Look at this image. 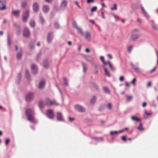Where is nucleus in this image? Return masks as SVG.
<instances>
[{"instance_id": "obj_1", "label": "nucleus", "mask_w": 158, "mask_h": 158, "mask_svg": "<svg viewBox=\"0 0 158 158\" xmlns=\"http://www.w3.org/2000/svg\"><path fill=\"white\" fill-rule=\"evenodd\" d=\"M33 111L30 109H27L26 110V114L28 120L31 122L35 121V119L33 115Z\"/></svg>"}, {"instance_id": "obj_2", "label": "nucleus", "mask_w": 158, "mask_h": 158, "mask_svg": "<svg viewBox=\"0 0 158 158\" xmlns=\"http://www.w3.org/2000/svg\"><path fill=\"white\" fill-rule=\"evenodd\" d=\"M139 30L137 29H135L132 31V34L131 35V39L132 40H135L138 39L139 36V35L137 34H135V32L138 31Z\"/></svg>"}, {"instance_id": "obj_3", "label": "nucleus", "mask_w": 158, "mask_h": 158, "mask_svg": "<svg viewBox=\"0 0 158 158\" xmlns=\"http://www.w3.org/2000/svg\"><path fill=\"white\" fill-rule=\"evenodd\" d=\"M46 115L50 118H53L54 117V113L53 110H49L47 111Z\"/></svg>"}, {"instance_id": "obj_4", "label": "nucleus", "mask_w": 158, "mask_h": 158, "mask_svg": "<svg viewBox=\"0 0 158 158\" xmlns=\"http://www.w3.org/2000/svg\"><path fill=\"white\" fill-rule=\"evenodd\" d=\"M29 17V12L28 10L25 11L23 15V20L24 22H26Z\"/></svg>"}, {"instance_id": "obj_5", "label": "nucleus", "mask_w": 158, "mask_h": 158, "mask_svg": "<svg viewBox=\"0 0 158 158\" xmlns=\"http://www.w3.org/2000/svg\"><path fill=\"white\" fill-rule=\"evenodd\" d=\"M34 94L33 93H29L26 97V100L27 101H29L32 99L34 98Z\"/></svg>"}, {"instance_id": "obj_6", "label": "nucleus", "mask_w": 158, "mask_h": 158, "mask_svg": "<svg viewBox=\"0 0 158 158\" xmlns=\"http://www.w3.org/2000/svg\"><path fill=\"white\" fill-rule=\"evenodd\" d=\"M75 107L76 109L78 111L82 112L85 111L84 108L80 105H76Z\"/></svg>"}, {"instance_id": "obj_7", "label": "nucleus", "mask_w": 158, "mask_h": 158, "mask_svg": "<svg viewBox=\"0 0 158 158\" xmlns=\"http://www.w3.org/2000/svg\"><path fill=\"white\" fill-rule=\"evenodd\" d=\"M23 35L24 36L28 37L30 35L29 30L27 28H25L23 31Z\"/></svg>"}, {"instance_id": "obj_8", "label": "nucleus", "mask_w": 158, "mask_h": 158, "mask_svg": "<svg viewBox=\"0 0 158 158\" xmlns=\"http://www.w3.org/2000/svg\"><path fill=\"white\" fill-rule=\"evenodd\" d=\"M31 67L33 73L34 74H36L38 71L36 66L35 64H32Z\"/></svg>"}, {"instance_id": "obj_9", "label": "nucleus", "mask_w": 158, "mask_h": 158, "mask_svg": "<svg viewBox=\"0 0 158 158\" xmlns=\"http://www.w3.org/2000/svg\"><path fill=\"white\" fill-rule=\"evenodd\" d=\"M141 9L142 11V12L144 16L147 19H148L149 18V16L148 13H147L144 9L143 7V6L142 5H140Z\"/></svg>"}, {"instance_id": "obj_10", "label": "nucleus", "mask_w": 158, "mask_h": 158, "mask_svg": "<svg viewBox=\"0 0 158 158\" xmlns=\"http://www.w3.org/2000/svg\"><path fill=\"white\" fill-rule=\"evenodd\" d=\"M57 119L59 121H63V116L61 113L58 112L57 113Z\"/></svg>"}, {"instance_id": "obj_11", "label": "nucleus", "mask_w": 158, "mask_h": 158, "mask_svg": "<svg viewBox=\"0 0 158 158\" xmlns=\"http://www.w3.org/2000/svg\"><path fill=\"white\" fill-rule=\"evenodd\" d=\"M131 66L135 72L137 73H140V69L139 68L135 66L133 63H131Z\"/></svg>"}, {"instance_id": "obj_12", "label": "nucleus", "mask_w": 158, "mask_h": 158, "mask_svg": "<svg viewBox=\"0 0 158 158\" xmlns=\"http://www.w3.org/2000/svg\"><path fill=\"white\" fill-rule=\"evenodd\" d=\"M33 8L35 12H37L39 9L38 4L36 2H35L33 4Z\"/></svg>"}, {"instance_id": "obj_13", "label": "nucleus", "mask_w": 158, "mask_h": 158, "mask_svg": "<svg viewBox=\"0 0 158 158\" xmlns=\"http://www.w3.org/2000/svg\"><path fill=\"white\" fill-rule=\"evenodd\" d=\"M67 2L65 0L63 1L61 3V8L62 9H65L67 6Z\"/></svg>"}, {"instance_id": "obj_14", "label": "nucleus", "mask_w": 158, "mask_h": 158, "mask_svg": "<svg viewBox=\"0 0 158 158\" xmlns=\"http://www.w3.org/2000/svg\"><path fill=\"white\" fill-rule=\"evenodd\" d=\"M45 85V82L43 80L40 81L39 84L38 88L39 89H43Z\"/></svg>"}, {"instance_id": "obj_15", "label": "nucleus", "mask_w": 158, "mask_h": 158, "mask_svg": "<svg viewBox=\"0 0 158 158\" xmlns=\"http://www.w3.org/2000/svg\"><path fill=\"white\" fill-rule=\"evenodd\" d=\"M52 37V33L51 32H49L48 34L47 38V40L48 42H49L51 41Z\"/></svg>"}, {"instance_id": "obj_16", "label": "nucleus", "mask_w": 158, "mask_h": 158, "mask_svg": "<svg viewBox=\"0 0 158 158\" xmlns=\"http://www.w3.org/2000/svg\"><path fill=\"white\" fill-rule=\"evenodd\" d=\"M85 38L87 40L90 41L91 40V35L90 33L89 32H86L85 33Z\"/></svg>"}, {"instance_id": "obj_17", "label": "nucleus", "mask_w": 158, "mask_h": 158, "mask_svg": "<svg viewBox=\"0 0 158 158\" xmlns=\"http://www.w3.org/2000/svg\"><path fill=\"white\" fill-rule=\"evenodd\" d=\"M6 6L3 4L1 0H0V10H4L6 9Z\"/></svg>"}, {"instance_id": "obj_18", "label": "nucleus", "mask_w": 158, "mask_h": 158, "mask_svg": "<svg viewBox=\"0 0 158 158\" xmlns=\"http://www.w3.org/2000/svg\"><path fill=\"white\" fill-rule=\"evenodd\" d=\"M104 70L105 75L108 77H110V74L109 71L105 67H104Z\"/></svg>"}, {"instance_id": "obj_19", "label": "nucleus", "mask_w": 158, "mask_h": 158, "mask_svg": "<svg viewBox=\"0 0 158 158\" xmlns=\"http://www.w3.org/2000/svg\"><path fill=\"white\" fill-rule=\"evenodd\" d=\"M20 11L19 10H12V13L14 15L16 16H18L19 15V14L20 13Z\"/></svg>"}, {"instance_id": "obj_20", "label": "nucleus", "mask_w": 158, "mask_h": 158, "mask_svg": "<svg viewBox=\"0 0 158 158\" xmlns=\"http://www.w3.org/2000/svg\"><path fill=\"white\" fill-rule=\"evenodd\" d=\"M43 10L44 12H47L49 10V8L48 6L44 5L43 6Z\"/></svg>"}, {"instance_id": "obj_21", "label": "nucleus", "mask_w": 158, "mask_h": 158, "mask_svg": "<svg viewBox=\"0 0 158 158\" xmlns=\"http://www.w3.org/2000/svg\"><path fill=\"white\" fill-rule=\"evenodd\" d=\"M59 105V104L55 100H53L51 101L50 106L54 105L56 106H57Z\"/></svg>"}, {"instance_id": "obj_22", "label": "nucleus", "mask_w": 158, "mask_h": 158, "mask_svg": "<svg viewBox=\"0 0 158 158\" xmlns=\"http://www.w3.org/2000/svg\"><path fill=\"white\" fill-rule=\"evenodd\" d=\"M131 119L134 121H135L137 122H139L140 120V118H138L135 116H132L131 117Z\"/></svg>"}, {"instance_id": "obj_23", "label": "nucleus", "mask_w": 158, "mask_h": 158, "mask_svg": "<svg viewBox=\"0 0 158 158\" xmlns=\"http://www.w3.org/2000/svg\"><path fill=\"white\" fill-rule=\"evenodd\" d=\"M82 65L83 67V71L85 73L87 71V68L84 62H82Z\"/></svg>"}, {"instance_id": "obj_24", "label": "nucleus", "mask_w": 158, "mask_h": 158, "mask_svg": "<svg viewBox=\"0 0 158 158\" xmlns=\"http://www.w3.org/2000/svg\"><path fill=\"white\" fill-rule=\"evenodd\" d=\"M76 29H77V32L78 33L81 35H83V34L82 30L81 28L78 27H76Z\"/></svg>"}, {"instance_id": "obj_25", "label": "nucleus", "mask_w": 158, "mask_h": 158, "mask_svg": "<svg viewBox=\"0 0 158 158\" xmlns=\"http://www.w3.org/2000/svg\"><path fill=\"white\" fill-rule=\"evenodd\" d=\"M51 101L48 98H46L45 99V104L47 105L48 106H50V102H51Z\"/></svg>"}, {"instance_id": "obj_26", "label": "nucleus", "mask_w": 158, "mask_h": 158, "mask_svg": "<svg viewBox=\"0 0 158 158\" xmlns=\"http://www.w3.org/2000/svg\"><path fill=\"white\" fill-rule=\"evenodd\" d=\"M86 60L89 62H91L92 60V58L90 56H87L85 57Z\"/></svg>"}, {"instance_id": "obj_27", "label": "nucleus", "mask_w": 158, "mask_h": 158, "mask_svg": "<svg viewBox=\"0 0 158 158\" xmlns=\"http://www.w3.org/2000/svg\"><path fill=\"white\" fill-rule=\"evenodd\" d=\"M22 56V52H19L17 55L16 57L18 60H19L21 59Z\"/></svg>"}, {"instance_id": "obj_28", "label": "nucleus", "mask_w": 158, "mask_h": 158, "mask_svg": "<svg viewBox=\"0 0 158 158\" xmlns=\"http://www.w3.org/2000/svg\"><path fill=\"white\" fill-rule=\"evenodd\" d=\"M107 63H108V65L110 67V69L112 71H114V68L113 67V66L112 65V64H111L110 61H108L107 62Z\"/></svg>"}, {"instance_id": "obj_29", "label": "nucleus", "mask_w": 158, "mask_h": 158, "mask_svg": "<svg viewBox=\"0 0 158 158\" xmlns=\"http://www.w3.org/2000/svg\"><path fill=\"white\" fill-rule=\"evenodd\" d=\"M103 90L105 93H108V94L110 93V91H109V90L108 89L107 87H103Z\"/></svg>"}, {"instance_id": "obj_30", "label": "nucleus", "mask_w": 158, "mask_h": 158, "mask_svg": "<svg viewBox=\"0 0 158 158\" xmlns=\"http://www.w3.org/2000/svg\"><path fill=\"white\" fill-rule=\"evenodd\" d=\"M44 105V102L42 101H40L39 103V106L40 108H42Z\"/></svg>"}, {"instance_id": "obj_31", "label": "nucleus", "mask_w": 158, "mask_h": 158, "mask_svg": "<svg viewBox=\"0 0 158 158\" xmlns=\"http://www.w3.org/2000/svg\"><path fill=\"white\" fill-rule=\"evenodd\" d=\"M30 24L31 26L32 27H33L35 26V22L33 20H31L30 22Z\"/></svg>"}, {"instance_id": "obj_32", "label": "nucleus", "mask_w": 158, "mask_h": 158, "mask_svg": "<svg viewBox=\"0 0 158 158\" xmlns=\"http://www.w3.org/2000/svg\"><path fill=\"white\" fill-rule=\"evenodd\" d=\"M48 61L47 60H46L44 61V63L43 64L45 68H48Z\"/></svg>"}, {"instance_id": "obj_33", "label": "nucleus", "mask_w": 158, "mask_h": 158, "mask_svg": "<svg viewBox=\"0 0 158 158\" xmlns=\"http://www.w3.org/2000/svg\"><path fill=\"white\" fill-rule=\"evenodd\" d=\"M137 128L138 130L141 131H143L144 130V129L142 127V124L141 123H140L139 126V127H137Z\"/></svg>"}, {"instance_id": "obj_34", "label": "nucleus", "mask_w": 158, "mask_h": 158, "mask_svg": "<svg viewBox=\"0 0 158 158\" xmlns=\"http://www.w3.org/2000/svg\"><path fill=\"white\" fill-rule=\"evenodd\" d=\"M96 100V98L94 96L91 99V102L92 103H95Z\"/></svg>"}, {"instance_id": "obj_35", "label": "nucleus", "mask_w": 158, "mask_h": 158, "mask_svg": "<svg viewBox=\"0 0 158 158\" xmlns=\"http://www.w3.org/2000/svg\"><path fill=\"white\" fill-rule=\"evenodd\" d=\"M97 8L96 6H94L91 8V11L92 12H93L95 11L96 10H97Z\"/></svg>"}, {"instance_id": "obj_36", "label": "nucleus", "mask_w": 158, "mask_h": 158, "mask_svg": "<svg viewBox=\"0 0 158 158\" xmlns=\"http://www.w3.org/2000/svg\"><path fill=\"white\" fill-rule=\"evenodd\" d=\"M8 44L9 45H10V35H8L7 36Z\"/></svg>"}, {"instance_id": "obj_37", "label": "nucleus", "mask_w": 158, "mask_h": 158, "mask_svg": "<svg viewBox=\"0 0 158 158\" xmlns=\"http://www.w3.org/2000/svg\"><path fill=\"white\" fill-rule=\"evenodd\" d=\"M133 46L131 45V46H129L127 50H128V51L130 53L131 52V50L133 48Z\"/></svg>"}, {"instance_id": "obj_38", "label": "nucleus", "mask_w": 158, "mask_h": 158, "mask_svg": "<svg viewBox=\"0 0 158 158\" xmlns=\"http://www.w3.org/2000/svg\"><path fill=\"white\" fill-rule=\"evenodd\" d=\"M107 107L110 110L112 108V105L110 103H108L107 104Z\"/></svg>"}, {"instance_id": "obj_39", "label": "nucleus", "mask_w": 158, "mask_h": 158, "mask_svg": "<svg viewBox=\"0 0 158 158\" xmlns=\"http://www.w3.org/2000/svg\"><path fill=\"white\" fill-rule=\"evenodd\" d=\"M121 139L124 142H126L127 141V139H126V137L125 136H122L121 138Z\"/></svg>"}, {"instance_id": "obj_40", "label": "nucleus", "mask_w": 158, "mask_h": 158, "mask_svg": "<svg viewBox=\"0 0 158 158\" xmlns=\"http://www.w3.org/2000/svg\"><path fill=\"white\" fill-rule=\"evenodd\" d=\"M117 9V5L116 4H114V7L111 8V10H116Z\"/></svg>"}, {"instance_id": "obj_41", "label": "nucleus", "mask_w": 158, "mask_h": 158, "mask_svg": "<svg viewBox=\"0 0 158 158\" xmlns=\"http://www.w3.org/2000/svg\"><path fill=\"white\" fill-rule=\"evenodd\" d=\"M152 28L155 30H157L158 29V27L156 24H153L152 25Z\"/></svg>"}, {"instance_id": "obj_42", "label": "nucleus", "mask_w": 158, "mask_h": 158, "mask_svg": "<svg viewBox=\"0 0 158 158\" xmlns=\"http://www.w3.org/2000/svg\"><path fill=\"white\" fill-rule=\"evenodd\" d=\"M27 5V3L26 2H23L22 4V6L23 7H25Z\"/></svg>"}, {"instance_id": "obj_43", "label": "nucleus", "mask_w": 158, "mask_h": 158, "mask_svg": "<svg viewBox=\"0 0 158 158\" xmlns=\"http://www.w3.org/2000/svg\"><path fill=\"white\" fill-rule=\"evenodd\" d=\"M124 78L123 76H121L119 78V81H122L124 80Z\"/></svg>"}, {"instance_id": "obj_44", "label": "nucleus", "mask_w": 158, "mask_h": 158, "mask_svg": "<svg viewBox=\"0 0 158 158\" xmlns=\"http://www.w3.org/2000/svg\"><path fill=\"white\" fill-rule=\"evenodd\" d=\"M156 67H155L152 69V70H151L150 71L149 73H152L153 72L156 70Z\"/></svg>"}, {"instance_id": "obj_45", "label": "nucleus", "mask_w": 158, "mask_h": 158, "mask_svg": "<svg viewBox=\"0 0 158 158\" xmlns=\"http://www.w3.org/2000/svg\"><path fill=\"white\" fill-rule=\"evenodd\" d=\"M55 27L56 28H58L59 27V26L58 24L56 23H54Z\"/></svg>"}, {"instance_id": "obj_46", "label": "nucleus", "mask_w": 158, "mask_h": 158, "mask_svg": "<svg viewBox=\"0 0 158 158\" xmlns=\"http://www.w3.org/2000/svg\"><path fill=\"white\" fill-rule=\"evenodd\" d=\"M136 79L135 78H134L132 81L131 83L133 85L135 84V82H136Z\"/></svg>"}, {"instance_id": "obj_47", "label": "nucleus", "mask_w": 158, "mask_h": 158, "mask_svg": "<svg viewBox=\"0 0 158 158\" xmlns=\"http://www.w3.org/2000/svg\"><path fill=\"white\" fill-rule=\"evenodd\" d=\"M132 97L131 96H129L127 98V101H129L132 99Z\"/></svg>"}, {"instance_id": "obj_48", "label": "nucleus", "mask_w": 158, "mask_h": 158, "mask_svg": "<svg viewBox=\"0 0 158 158\" xmlns=\"http://www.w3.org/2000/svg\"><path fill=\"white\" fill-rule=\"evenodd\" d=\"M98 68V67L97 66V65H94V69H95V73H98V71L97 70Z\"/></svg>"}, {"instance_id": "obj_49", "label": "nucleus", "mask_w": 158, "mask_h": 158, "mask_svg": "<svg viewBox=\"0 0 158 158\" xmlns=\"http://www.w3.org/2000/svg\"><path fill=\"white\" fill-rule=\"evenodd\" d=\"M117 133H118V131H112L110 132V134L111 135H113L114 134H116Z\"/></svg>"}, {"instance_id": "obj_50", "label": "nucleus", "mask_w": 158, "mask_h": 158, "mask_svg": "<svg viewBox=\"0 0 158 158\" xmlns=\"http://www.w3.org/2000/svg\"><path fill=\"white\" fill-rule=\"evenodd\" d=\"M10 142V140L9 139H7L6 141L5 144L6 145H7Z\"/></svg>"}, {"instance_id": "obj_51", "label": "nucleus", "mask_w": 158, "mask_h": 158, "mask_svg": "<svg viewBox=\"0 0 158 158\" xmlns=\"http://www.w3.org/2000/svg\"><path fill=\"white\" fill-rule=\"evenodd\" d=\"M151 81H148L147 84V86L148 87H151Z\"/></svg>"}, {"instance_id": "obj_52", "label": "nucleus", "mask_w": 158, "mask_h": 158, "mask_svg": "<svg viewBox=\"0 0 158 158\" xmlns=\"http://www.w3.org/2000/svg\"><path fill=\"white\" fill-rule=\"evenodd\" d=\"M94 0H87V2L88 3H90L94 1Z\"/></svg>"}, {"instance_id": "obj_53", "label": "nucleus", "mask_w": 158, "mask_h": 158, "mask_svg": "<svg viewBox=\"0 0 158 158\" xmlns=\"http://www.w3.org/2000/svg\"><path fill=\"white\" fill-rule=\"evenodd\" d=\"M107 56L108 58L110 59H112V56L110 54H109L107 55Z\"/></svg>"}, {"instance_id": "obj_54", "label": "nucleus", "mask_w": 158, "mask_h": 158, "mask_svg": "<svg viewBox=\"0 0 158 158\" xmlns=\"http://www.w3.org/2000/svg\"><path fill=\"white\" fill-rule=\"evenodd\" d=\"M145 113L147 115L151 116L152 115V114L151 113H148L146 112H145Z\"/></svg>"}, {"instance_id": "obj_55", "label": "nucleus", "mask_w": 158, "mask_h": 158, "mask_svg": "<svg viewBox=\"0 0 158 158\" xmlns=\"http://www.w3.org/2000/svg\"><path fill=\"white\" fill-rule=\"evenodd\" d=\"M146 105H147L146 103L145 102H144L142 104V106L143 107H144L146 106Z\"/></svg>"}, {"instance_id": "obj_56", "label": "nucleus", "mask_w": 158, "mask_h": 158, "mask_svg": "<svg viewBox=\"0 0 158 158\" xmlns=\"http://www.w3.org/2000/svg\"><path fill=\"white\" fill-rule=\"evenodd\" d=\"M73 26L75 27V28H76V27H77L76 23L75 22H74L73 23Z\"/></svg>"}, {"instance_id": "obj_57", "label": "nucleus", "mask_w": 158, "mask_h": 158, "mask_svg": "<svg viewBox=\"0 0 158 158\" xmlns=\"http://www.w3.org/2000/svg\"><path fill=\"white\" fill-rule=\"evenodd\" d=\"M125 85H126L127 86V87H130V85L129 84V83L127 82H126L125 83Z\"/></svg>"}, {"instance_id": "obj_58", "label": "nucleus", "mask_w": 158, "mask_h": 158, "mask_svg": "<svg viewBox=\"0 0 158 158\" xmlns=\"http://www.w3.org/2000/svg\"><path fill=\"white\" fill-rule=\"evenodd\" d=\"M75 4L78 6V7L80 8H81V7L79 5L78 3V2H77V1H76L75 2Z\"/></svg>"}, {"instance_id": "obj_59", "label": "nucleus", "mask_w": 158, "mask_h": 158, "mask_svg": "<svg viewBox=\"0 0 158 158\" xmlns=\"http://www.w3.org/2000/svg\"><path fill=\"white\" fill-rule=\"evenodd\" d=\"M100 60L101 61H102V62H103L104 61V57L103 56H101L100 58Z\"/></svg>"}, {"instance_id": "obj_60", "label": "nucleus", "mask_w": 158, "mask_h": 158, "mask_svg": "<svg viewBox=\"0 0 158 158\" xmlns=\"http://www.w3.org/2000/svg\"><path fill=\"white\" fill-rule=\"evenodd\" d=\"M40 21H41V23H43L44 20V19H43V18L42 17H40Z\"/></svg>"}, {"instance_id": "obj_61", "label": "nucleus", "mask_w": 158, "mask_h": 158, "mask_svg": "<svg viewBox=\"0 0 158 158\" xmlns=\"http://www.w3.org/2000/svg\"><path fill=\"white\" fill-rule=\"evenodd\" d=\"M69 120L70 121H73V120H74V118H71L70 117H69Z\"/></svg>"}, {"instance_id": "obj_62", "label": "nucleus", "mask_w": 158, "mask_h": 158, "mask_svg": "<svg viewBox=\"0 0 158 158\" xmlns=\"http://www.w3.org/2000/svg\"><path fill=\"white\" fill-rule=\"evenodd\" d=\"M156 55H157V64L158 65V51H156Z\"/></svg>"}, {"instance_id": "obj_63", "label": "nucleus", "mask_w": 158, "mask_h": 158, "mask_svg": "<svg viewBox=\"0 0 158 158\" xmlns=\"http://www.w3.org/2000/svg\"><path fill=\"white\" fill-rule=\"evenodd\" d=\"M85 51L86 52L89 53L90 52V50L88 48H86L85 50Z\"/></svg>"}, {"instance_id": "obj_64", "label": "nucleus", "mask_w": 158, "mask_h": 158, "mask_svg": "<svg viewBox=\"0 0 158 158\" xmlns=\"http://www.w3.org/2000/svg\"><path fill=\"white\" fill-rule=\"evenodd\" d=\"M64 82H65V84L66 85H68V82H67V80L65 79H64Z\"/></svg>"}]
</instances>
